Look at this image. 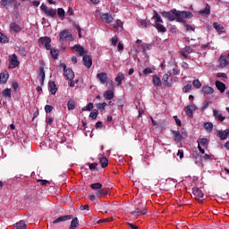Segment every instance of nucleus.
Listing matches in <instances>:
<instances>
[{"label":"nucleus","instance_id":"1","mask_svg":"<svg viewBox=\"0 0 229 229\" xmlns=\"http://www.w3.org/2000/svg\"><path fill=\"white\" fill-rule=\"evenodd\" d=\"M162 17L167 19L170 22L173 21H177V22H185V19H192L193 15L191 12L178 11L176 9H172L170 12L163 11L160 13Z\"/></svg>","mask_w":229,"mask_h":229},{"label":"nucleus","instance_id":"2","mask_svg":"<svg viewBox=\"0 0 229 229\" xmlns=\"http://www.w3.org/2000/svg\"><path fill=\"white\" fill-rule=\"evenodd\" d=\"M73 51L80 54V56H82L83 60V65L87 67L88 69H90L92 67V57L89 55H85L87 51H85V48L81 47V45H75L72 47Z\"/></svg>","mask_w":229,"mask_h":229},{"label":"nucleus","instance_id":"3","mask_svg":"<svg viewBox=\"0 0 229 229\" xmlns=\"http://www.w3.org/2000/svg\"><path fill=\"white\" fill-rule=\"evenodd\" d=\"M38 44L41 49L46 48L47 51H49V49H51V38L47 36L41 37L38 39Z\"/></svg>","mask_w":229,"mask_h":229},{"label":"nucleus","instance_id":"4","mask_svg":"<svg viewBox=\"0 0 229 229\" xmlns=\"http://www.w3.org/2000/svg\"><path fill=\"white\" fill-rule=\"evenodd\" d=\"M132 216H146L148 214V209L146 208V205L144 203H140L139 207L131 212Z\"/></svg>","mask_w":229,"mask_h":229},{"label":"nucleus","instance_id":"5","mask_svg":"<svg viewBox=\"0 0 229 229\" xmlns=\"http://www.w3.org/2000/svg\"><path fill=\"white\" fill-rule=\"evenodd\" d=\"M192 194L195 199H198L199 203H203V199H201V198L205 196V193H203L201 189L198 187L192 188Z\"/></svg>","mask_w":229,"mask_h":229},{"label":"nucleus","instance_id":"6","mask_svg":"<svg viewBox=\"0 0 229 229\" xmlns=\"http://www.w3.org/2000/svg\"><path fill=\"white\" fill-rule=\"evenodd\" d=\"M9 69H15V67H19L21 62H19V59H17V55L13 54L12 55L9 56Z\"/></svg>","mask_w":229,"mask_h":229},{"label":"nucleus","instance_id":"7","mask_svg":"<svg viewBox=\"0 0 229 229\" xmlns=\"http://www.w3.org/2000/svg\"><path fill=\"white\" fill-rule=\"evenodd\" d=\"M67 38V40H70V42H72V34H70L67 30H64L59 33V40L64 41Z\"/></svg>","mask_w":229,"mask_h":229},{"label":"nucleus","instance_id":"8","mask_svg":"<svg viewBox=\"0 0 229 229\" xmlns=\"http://www.w3.org/2000/svg\"><path fill=\"white\" fill-rule=\"evenodd\" d=\"M70 219H72V215L61 216L57 219L54 220L52 222V225H58V223H64L65 221H70Z\"/></svg>","mask_w":229,"mask_h":229},{"label":"nucleus","instance_id":"9","mask_svg":"<svg viewBox=\"0 0 229 229\" xmlns=\"http://www.w3.org/2000/svg\"><path fill=\"white\" fill-rule=\"evenodd\" d=\"M172 134L174 142H182V140H183V139L186 137L185 134L182 136V133H180L179 131H172Z\"/></svg>","mask_w":229,"mask_h":229},{"label":"nucleus","instance_id":"10","mask_svg":"<svg viewBox=\"0 0 229 229\" xmlns=\"http://www.w3.org/2000/svg\"><path fill=\"white\" fill-rule=\"evenodd\" d=\"M228 135H229V129L216 131V137H219L221 140H226V139H228Z\"/></svg>","mask_w":229,"mask_h":229},{"label":"nucleus","instance_id":"11","mask_svg":"<svg viewBox=\"0 0 229 229\" xmlns=\"http://www.w3.org/2000/svg\"><path fill=\"white\" fill-rule=\"evenodd\" d=\"M64 76L67 81L74 80V72H72V69L67 68L64 72Z\"/></svg>","mask_w":229,"mask_h":229},{"label":"nucleus","instance_id":"12","mask_svg":"<svg viewBox=\"0 0 229 229\" xmlns=\"http://www.w3.org/2000/svg\"><path fill=\"white\" fill-rule=\"evenodd\" d=\"M98 80H99L100 83L105 84L108 81V74L106 72H99L97 74Z\"/></svg>","mask_w":229,"mask_h":229},{"label":"nucleus","instance_id":"13","mask_svg":"<svg viewBox=\"0 0 229 229\" xmlns=\"http://www.w3.org/2000/svg\"><path fill=\"white\" fill-rule=\"evenodd\" d=\"M8 78H10V74H8V72L4 71L0 73V83L1 85H4L6 81H8Z\"/></svg>","mask_w":229,"mask_h":229},{"label":"nucleus","instance_id":"14","mask_svg":"<svg viewBox=\"0 0 229 229\" xmlns=\"http://www.w3.org/2000/svg\"><path fill=\"white\" fill-rule=\"evenodd\" d=\"M101 20L104 22H106V24H110L114 21V17H112V14H109L108 13H106L101 15Z\"/></svg>","mask_w":229,"mask_h":229},{"label":"nucleus","instance_id":"15","mask_svg":"<svg viewBox=\"0 0 229 229\" xmlns=\"http://www.w3.org/2000/svg\"><path fill=\"white\" fill-rule=\"evenodd\" d=\"M10 30L11 31H14V33H21V31H22V28H21V26L16 22H12L10 24Z\"/></svg>","mask_w":229,"mask_h":229},{"label":"nucleus","instance_id":"16","mask_svg":"<svg viewBox=\"0 0 229 229\" xmlns=\"http://www.w3.org/2000/svg\"><path fill=\"white\" fill-rule=\"evenodd\" d=\"M213 28L216 30V31L221 35V33H226V30H225V27L221 26L219 22L216 21L213 23Z\"/></svg>","mask_w":229,"mask_h":229},{"label":"nucleus","instance_id":"17","mask_svg":"<svg viewBox=\"0 0 229 229\" xmlns=\"http://www.w3.org/2000/svg\"><path fill=\"white\" fill-rule=\"evenodd\" d=\"M15 229H28V225L24 220H20L16 224L13 225Z\"/></svg>","mask_w":229,"mask_h":229},{"label":"nucleus","instance_id":"18","mask_svg":"<svg viewBox=\"0 0 229 229\" xmlns=\"http://www.w3.org/2000/svg\"><path fill=\"white\" fill-rule=\"evenodd\" d=\"M213 116L215 117V119H216L220 123H223V121H225V119H226V117H225V116H223V114H219V111H217L216 109L213 110Z\"/></svg>","mask_w":229,"mask_h":229},{"label":"nucleus","instance_id":"19","mask_svg":"<svg viewBox=\"0 0 229 229\" xmlns=\"http://www.w3.org/2000/svg\"><path fill=\"white\" fill-rule=\"evenodd\" d=\"M192 110H196V106H187L185 108H184V112L186 114V115H188V117H192L193 115V112Z\"/></svg>","mask_w":229,"mask_h":229},{"label":"nucleus","instance_id":"20","mask_svg":"<svg viewBox=\"0 0 229 229\" xmlns=\"http://www.w3.org/2000/svg\"><path fill=\"white\" fill-rule=\"evenodd\" d=\"M48 88H49L51 94L53 96H55V94H56V92L58 90V88H56V83H55V81H49Z\"/></svg>","mask_w":229,"mask_h":229},{"label":"nucleus","instance_id":"21","mask_svg":"<svg viewBox=\"0 0 229 229\" xmlns=\"http://www.w3.org/2000/svg\"><path fill=\"white\" fill-rule=\"evenodd\" d=\"M216 87L222 93L225 92V90H226V85L220 81H216Z\"/></svg>","mask_w":229,"mask_h":229},{"label":"nucleus","instance_id":"22","mask_svg":"<svg viewBox=\"0 0 229 229\" xmlns=\"http://www.w3.org/2000/svg\"><path fill=\"white\" fill-rule=\"evenodd\" d=\"M170 76H171V73H165L163 75L162 81H163V85H165V87H171V83H169Z\"/></svg>","mask_w":229,"mask_h":229},{"label":"nucleus","instance_id":"23","mask_svg":"<svg viewBox=\"0 0 229 229\" xmlns=\"http://www.w3.org/2000/svg\"><path fill=\"white\" fill-rule=\"evenodd\" d=\"M219 62H220V67H226V65H228L229 64L228 57H226L225 55H221L219 57Z\"/></svg>","mask_w":229,"mask_h":229},{"label":"nucleus","instance_id":"24","mask_svg":"<svg viewBox=\"0 0 229 229\" xmlns=\"http://www.w3.org/2000/svg\"><path fill=\"white\" fill-rule=\"evenodd\" d=\"M108 194V189H99L97 190L96 197L100 198V196H106Z\"/></svg>","mask_w":229,"mask_h":229},{"label":"nucleus","instance_id":"25","mask_svg":"<svg viewBox=\"0 0 229 229\" xmlns=\"http://www.w3.org/2000/svg\"><path fill=\"white\" fill-rule=\"evenodd\" d=\"M103 96H104L105 99H107L108 101H110L111 99H114V97L112 89L106 90Z\"/></svg>","mask_w":229,"mask_h":229},{"label":"nucleus","instance_id":"26","mask_svg":"<svg viewBox=\"0 0 229 229\" xmlns=\"http://www.w3.org/2000/svg\"><path fill=\"white\" fill-rule=\"evenodd\" d=\"M153 19H155L156 21V24L164 23V20H162V17L160 16V14H158V13L157 11H154V15H153Z\"/></svg>","mask_w":229,"mask_h":229},{"label":"nucleus","instance_id":"27","mask_svg":"<svg viewBox=\"0 0 229 229\" xmlns=\"http://www.w3.org/2000/svg\"><path fill=\"white\" fill-rule=\"evenodd\" d=\"M78 226H80V220L78 217H74L72 222L69 229H76Z\"/></svg>","mask_w":229,"mask_h":229},{"label":"nucleus","instance_id":"28","mask_svg":"<svg viewBox=\"0 0 229 229\" xmlns=\"http://www.w3.org/2000/svg\"><path fill=\"white\" fill-rule=\"evenodd\" d=\"M200 15H210V4H207L205 9H202L199 12Z\"/></svg>","mask_w":229,"mask_h":229},{"label":"nucleus","instance_id":"29","mask_svg":"<svg viewBox=\"0 0 229 229\" xmlns=\"http://www.w3.org/2000/svg\"><path fill=\"white\" fill-rule=\"evenodd\" d=\"M124 80V73L118 72L117 76L114 79V81H116L117 85H121L123 83V81Z\"/></svg>","mask_w":229,"mask_h":229},{"label":"nucleus","instance_id":"30","mask_svg":"<svg viewBox=\"0 0 229 229\" xmlns=\"http://www.w3.org/2000/svg\"><path fill=\"white\" fill-rule=\"evenodd\" d=\"M202 92L203 94H214V89L210 86H203Z\"/></svg>","mask_w":229,"mask_h":229},{"label":"nucleus","instance_id":"31","mask_svg":"<svg viewBox=\"0 0 229 229\" xmlns=\"http://www.w3.org/2000/svg\"><path fill=\"white\" fill-rule=\"evenodd\" d=\"M154 27L157 30V31H160V33H165L167 31V29L161 23H156Z\"/></svg>","mask_w":229,"mask_h":229},{"label":"nucleus","instance_id":"32","mask_svg":"<svg viewBox=\"0 0 229 229\" xmlns=\"http://www.w3.org/2000/svg\"><path fill=\"white\" fill-rule=\"evenodd\" d=\"M204 128H205L206 131L210 133V131H212V130H214V123H212L210 122L204 123Z\"/></svg>","mask_w":229,"mask_h":229},{"label":"nucleus","instance_id":"33","mask_svg":"<svg viewBox=\"0 0 229 229\" xmlns=\"http://www.w3.org/2000/svg\"><path fill=\"white\" fill-rule=\"evenodd\" d=\"M153 84H154V87H160L162 85V81L158 76L157 75L153 76Z\"/></svg>","mask_w":229,"mask_h":229},{"label":"nucleus","instance_id":"34","mask_svg":"<svg viewBox=\"0 0 229 229\" xmlns=\"http://www.w3.org/2000/svg\"><path fill=\"white\" fill-rule=\"evenodd\" d=\"M45 13L47 17H56V9L48 8Z\"/></svg>","mask_w":229,"mask_h":229},{"label":"nucleus","instance_id":"35","mask_svg":"<svg viewBox=\"0 0 229 229\" xmlns=\"http://www.w3.org/2000/svg\"><path fill=\"white\" fill-rule=\"evenodd\" d=\"M99 163L101 165V167L105 169V167L108 166V158L106 157H99Z\"/></svg>","mask_w":229,"mask_h":229},{"label":"nucleus","instance_id":"36","mask_svg":"<svg viewBox=\"0 0 229 229\" xmlns=\"http://www.w3.org/2000/svg\"><path fill=\"white\" fill-rule=\"evenodd\" d=\"M57 15L61 21H64L65 19V10H64V8H58Z\"/></svg>","mask_w":229,"mask_h":229},{"label":"nucleus","instance_id":"37","mask_svg":"<svg viewBox=\"0 0 229 229\" xmlns=\"http://www.w3.org/2000/svg\"><path fill=\"white\" fill-rule=\"evenodd\" d=\"M193 157L195 164H201V162L203 161V157H201V155H199V153H195L193 155Z\"/></svg>","mask_w":229,"mask_h":229},{"label":"nucleus","instance_id":"38","mask_svg":"<svg viewBox=\"0 0 229 229\" xmlns=\"http://www.w3.org/2000/svg\"><path fill=\"white\" fill-rule=\"evenodd\" d=\"M90 188L93 191H99V189H103V184H101L100 182L91 183Z\"/></svg>","mask_w":229,"mask_h":229},{"label":"nucleus","instance_id":"39","mask_svg":"<svg viewBox=\"0 0 229 229\" xmlns=\"http://www.w3.org/2000/svg\"><path fill=\"white\" fill-rule=\"evenodd\" d=\"M98 115H99V111L98 109H93L92 112L89 114V117H91V119L93 120L98 119Z\"/></svg>","mask_w":229,"mask_h":229},{"label":"nucleus","instance_id":"40","mask_svg":"<svg viewBox=\"0 0 229 229\" xmlns=\"http://www.w3.org/2000/svg\"><path fill=\"white\" fill-rule=\"evenodd\" d=\"M4 98H12V89H5L2 92Z\"/></svg>","mask_w":229,"mask_h":229},{"label":"nucleus","instance_id":"41","mask_svg":"<svg viewBox=\"0 0 229 229\" xmlns=\"http://www.w3.org/2000/svg\"><path fill=\"white\" fill-rule=\"evenodd\" d=\"M49 51H50L52 58L56 60V58H58V50L55 49V48H51V49H49Z\"/></svg>","mask_w":229,"mask_h":229},{"label":"nucleus","instance_id":"42","mask_svg":"<svg viewBox=\"0 0 229 229\" xmlns=\"http://www.w3.org/2000/svg\"><path fill=\"white\" fill-rule=\"evenodd\" d=\"M68 110H74L76 108V103H74V100H69L67 103Z\"/></svg>","mask_w":229,"mask_h":229},{"label":"nucleus","instance_id":"43","mask_svg":"<svg viewBox=\"0 0 229 229\" xmlns=\"http://www.w3.org/2000/svg\"><path fill=\"white\" fill-rule=\"evenodd\" d=\"M94 108V104L89 103L86 106L82 107V112H90Z\"/></svg>","mask_w":229,"mask_h":229},{"label":"nucleus","instance_id":"44","mask_svg":"<svg viewBox=\"0 0 229 229\" xmlns=\"http://www.w3.org/2000/svg\"><path fill=\"white\" fill-rule=\"evenodd\" d=\"M198 142H199V144L200 146L205 147V146H208V139H207V138H201V139H199V140Z\"/></svg>","mask_w":229,"mask_h":229},{"label":"nucleus","instance_id":"45","mask_svg":"<svg viewBox=\"0 0 229 229\" xmlns=\"http://www.w3.org/2000/svg\"><path fill=\"white\" fill-rule=\"evenodd\" d=\"M7 44L8 42V37L4 36L2 32H0V43Z\"/></svg>","mask_w":229,"mask_h":229},{"label":"nucleus","instance_id":"46","mask_svg":"<svg viewBox=\"0 0 229 229\" xmlns=\"http://www.w3.org/2000/svg\"><path fill=\"white\" fill-rule=\"evenodd\" d=\"M192 85L193 87H195V89H201V81H199V80H193L192 81Z\"/></svg>","mask_w":229,"mask_h":229},{"label":"nucleus","instance_id":"47","mask_svg":"<svg viewBox=\"0 0 229 229\" xmlns=\"http://www.w3.org/2000/svg\"><path fill=\"white\" fill-rule=\"evenodd\" d=\"M88 165L91 171H99V169H98V163L88 164Z\"/></svg>","mask_w":229,"mask_h":229},{"label":"nucleus","instance_id":"48","mask_svg":"<svg viewBox=\"0 0 229 229\" xmlns=\"http://www.w3.org/2000/svg\"><path fill=\"white\" fill-rule=\"evenodd\" d=\"M182 50L185 53H188L189 55H191V53H194V49H192V47H191V46H186L185 47L182 48Z\"/></svg>","mask_w":229,"mask_h":229},{"label":"nucleus","instance_id":"49","mask_svg":"<svg viewBox=\"0 0 229 229\" xmlns=\"http://www.w3.org/2000/svg\"><path fill=\"white\" fill-rule=\"evenodd\" d=\"M39 78H46V71L44 70L43 66L39 67V73H38Z\"/></svg>","mask_w":229,"mask_h":229},{"label":"nucleus","instance_id":"50","mask_svg":"<svg viewBox=\"0 0 229 229\" xmlns=\"http://www.w3.org/2000/svg\"><path fill=\"white\" fill-rule=\"evenodd\" d=\"M55 119L53 118V116L51 115H48L47 118H46V123L47 124H48L49 126H51L54 123Z\"/></svg>","mask_w":229,"mask_h":229},{"label":"nucleus","instance_id":"51","mask_svg":"<svg viewBox=\"0 0 229 229\" xmlns=\"http://www.w3.org/2000/svg\"><path fill=\"white\" fill-rule=\"evenodd\" d=\"M108 104H106V102L104 103H98L97 105V108H98V110H105V108L107 106Z\"/></svg>","mask_w":229,"mask_h":229},{"label":"nucleus","instance_id":"52","mask_svg":"<svg viewBox=\"0 0 229 229\" xmlns=\"http://www.w3.org/2000/svg\"><path fill=\"white\" fill-rule=\"evenodd\" d=\"M192 89V84H187L182 88V92H184V94H187V92H189V90H191Z\"/></svg>","mask_w":229,"mask_h":229},{"label":"nucleus","instance_id":"53","mask_svg":"<svg viewBox=\"0 0 229 229\" xmlns=\"http://www.w3.org/2000/svg\"><path fill=\"white\" fill-rule=\"evenodd\" d=\"M106 83L108 90H112V89H114V81H112V80L107 79Z\"/></svg>","mask_w":229,"mask_h":229},{"label":"nucleus","instance_id":"54","mask_svg":"<svg viewBox=\"0 0 229 229\" xmlns=\"http://www.w3.org/2000/svg\"><path fill=\"white\" fill-rule=\"evenodd\" d=\"M113 28L116 30L119 28H123V21H121V20H117L116 22L113 25Z\"/></svg>","mask_w":229,"mask_h":229},{"label":"nucleus","instance_id":"55","mask_svg":"<svg viewBox=\"0 0 229 229\" xmlns=\"http://www.w3.org/2000/svg\"><path fill=\"white\" fill-rule=\"evenodd\" d=\"M45 112L46 114H51V112H53V106L51 105L45 106Z\"/></svg>","mask_w":229,"mask_h":229},{"label":"nucleus","instance_id":"56","mask_svg":"<svg viewBox=\"0 0 229 229\" xmlns=\"http://www.w3.org/2000/svg\"><path fill=\"white\" fill-rule=\"evenodd\" d=\"M179 55L183 57L184 60H189V55L187 52L182 50L179 52Z\"/></svg>","mask_w":229,"mask_h":229},{"label":"nucleus","instance_id":"57","mask_svg":"<svg viewBox=\"0 0 229 229\" xmlns=\"http://www.w3.org/2000/svg\"><path fill=\"white\" fill-rule=\"evenodd\" d=\"M48 9H49V7H47V5H46V4H42L40 5V10H41L42 12H44V13H46L48 11Z\"/></svg>","mask_w":229,"mask_h":229},{"label":"nucleus","instance_id":"58","mask_svg":"<svg viewBox=\"0 0 229 229\" xmlns=\"http://www.w3.org/2000/svg\"><path fill=\"white\" fill-rule=\"evenodd\" d=\"M74 28L77 30L78 33H79V38H81V27H80V25L75 24Z\"/></svg>","mask_w":229,"mask_h":229},{"label":"nucleus","instance_id":"59","mask_svg":"<svg viewBox=\"0 0 229 229\" xmlns=\"http://www.w3.org/2000/svg\"><path fill=\"white\" fill-rule=\"evenodd\" d=\"M117 42H119V38H117V36L113 37L112 38L113 46H117Z\"/></svg>","mask_w":229,"mask_h":229},{"label":"nucleus","instance_id":"60","mask_svg":"<svg viewBox=\"0 0 229 229\" xmlns=\"http://www.w3.org/2000/svg\"><path fill=\"white\" fill-rule=\"evenodd\" d=\"M174 119L177 126H182V120H180L177 115H174Z\"/></svg>","mask_w":229,"mask_h":229},{"label":"nucleus","instance_id":"61","mask_svg":"<svg viewBox=\"0 0 229 229\" xmlns=\"http://www.w3.org/2000/svg\"><path fill=\"white\" fill-rule=\"evenodd\" d=\"M80 210H87L89 212V210H90L89 204L81 206Z\"/></svg>","mask_w":229,"mask_h":229},{"label":"nucleus","instance_id":"62","mask_svg":"<svg viewBox=\"0 0 229 229\" xmlns=\"http://www.w3.org/2000/svg\"><path fill=\"white\" fill-rule=\"evenodd\" d=\"M38 183H40V185H47V184H49V181H47V180H38Z\"/></svg>","mask_w":229,"mask_h":229},{"label":"nucleus","instance_id":"63","mask_svg":"<svg viewBox=\"0 0 229 229\" xmlns=\"http://www.w3.org/2000/svg\"><path fill=\"white\" fill-rule=\"evenodd\" d=\"M153 72V70L151 68H146L143 70V74H151Z\"/></svg>","mask_w":229,"mask_h":229},{"label":"nucleus","instance_id":"64","mask_svg":"<svg viewBox=\"0 0 229 229\" xmlns=\"http://www.w3.org/2000/svg\"><path fill=\"white\" fill-rule=\"evenodd\" d=\"M102 127H103V122L101 121L97 122L95 125L96 130H98V128H102Z\"/></svg>","mask_w":229,"mask_h":229}]
</instances>
